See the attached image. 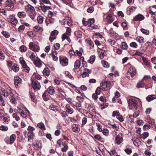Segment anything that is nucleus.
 Returning a JSON list of instances; mask_svg holds the SVG:
<instances>
[{
  "instance_id": "4",
  "label": "nucleus",
  "mask_w": 156,
  "mask_h": 156,
  "mask_svg": "<svg viewBox=\"0 0 156 156\" xmlns=\"http://www.w3.org/2000/svg\"><path fill=\"white\" fill-rule=\"evenodd\" d=\"M29 47L30 50L35 52H38L40 50L39 46L33 42L29 43Z\"/></svg>"
},
{
  "instance_id": "25",
  "label": "nucleus",
  "mask_w": 156,
  "mask_h": 156,
  "mask_svg": "<svg viewBox=\"0 0 156 156\" xmlns=\"http://www.w3.org/2000/svg\"><path fill=\"white\" fill-rule=\"evenodd\" d=\"M48 93L50 95H53L55 92V90L53 87H49L47 89Z\"/></svg>"
},
{
  "instance_id": "5",
  "label": "nucleus",
  "mask_w": 156,
  "mask_h": 156,
  "mask_svg": "<svg viewBox=\"0 0 156 156\" xmlns=\"http://www.w3.org/2000/svg\"><path fill=\"white\" fill-rule=\"evenodd\" d=\"M20 63L22 65V67L23 68V70L26 72L28 73L30 69L27 66L25 61L22 57H20Z\"/></svg>"
},
{
  "instance_id": "18",
  "label": "nucleus",
  "mask_w": 156,
  "mask_h": 156,
  "mask_svg": "<svg viewBox=\"0 0 156 156\" xmlns=\"http://www.w3.org/2000/svg\"><path fill=\"white\" fill-rule=\"evenodd\" d=\"M132 140L134 144L136 146H138L140 144L141 141L138 138H134Z\"/></svg>"
},
{
  "instance_id": "12",
  "label": "nucleus",
  "mask_w": 156,
  "mask_h": 156,
  "mask_svg": "<svg viewBox=\"0 0 156 156\" xmlns=\"http://www.w3.org/2000/svg\"><path fill=\"white\" fill-rule=\"evenodd\" d=\"M123 140L122 134L121 133H120L116 137L115 143L119 145L122 143Z\"/></svg>"
},
{
  "instance_id": "14",
  "label": "nucleus",
  "mask_w": 156,
  "mask_h": 156,
  "mask_svg": "<svg viewBox=\"0 0 156 156\" xmlns=\"http://www.w3.org/2000/svg\"><path fill=\"white\" fill-rule=\"evenodd\" d=\"M63 22L62 23V25H64L65 24V23L66 22L67 25L69 26H71L72 25V20L68 16H66L65 18L64 19Z\"/></svg>"
},
{
  "instance_id": "30",
  "label": "nucleus",
  "mask_w": 156,
  "mask_h": 156,
  "mask_svg": "<svg viewBox=\"0 0 156 156\" xmlns=\"http://www.w3.org/2000/svg\"><path fill=\"white\" fill-rule=\"evenodd\" d=\"M106 20L108 23H111L114 20V19L112 16L110 15L109 14L106 17Z\"/></svg>"
},
{
  "instance_id": "51",
  "label": "nucleus",
  "mask_w": 156,
  "mask_h": 156,
  "mask_svg": "<svg viewBox=\"0 0 156 156\" xmlns=\"http://www.w3.org/2000/svg\"><path fill=\"white\" fill-rule=\"evenodd\" d=\"M55 21V19L52 17H48L47 20V22H49L51 23H54Z\"/></svg>"
},
{
  "instance_id": "37",
  "label": "nucleus",
  "mask_w": 156,
  "mask_h": 156,
  "mask_svg": "<svg viewBox=\"0 0 156 156\" xmlns=\"http://www.w3.org/2000/svg\"><path fill=\"white\" fill-rule=\"evenodd\" d=\"M95 56L94 55L91 56L90 59L88 60V62L91 64H93L95 60Z\"/></svg>"
},
{
  "instance_id": "20",
  "label": "nucleus",
  "mask_w": 156,
  "mask_h": 156,
  "mask_svg": "<svg viewBox=\"0 0 156 156\" xmlns=\"http://www.w3.org/2000/svg\"><path fill=\"white\" fill-rule=\"evenodd\" d=\"M66 112L69 114H72L73 112V109L70 107L69 105H67L66 106Z\"/></svg>"
},
{
  "instance_id": "57",
  "label": "nucleus",
  "mask_w": 156,
  "mask_h": 156,
  "mask_svg": "<svg viewBox=\"0 0 156 156\" xmlns=\"http://www.w3.org/2000/svg\"><path fill=\"white\" fill-rule=\"evenodd\" d=\"M109 153L111 156H116V155H117L116 151L114 150H111L110 152H109Z\"/></svg>"
},
{
  "instance_id": "1",
  "label": "nucleus",
  "mask_w": 156,
  "mask_h": 156,
  "mask_svg": "<svg viewBox=\"0 0 156 156\" xmlns=\"http://www.w3.org/2000/svg\"><path fill=\"white\" fill-rule=\"evenodd\" d=\"M25 9L26 12L28 13V15L32 20L35 18L36 13L33 6L29 4L25 6Z\"/></svg>"
},
{
  "instance_id": "63",
  "label": "nucleus",
  "mask_w": 156,
  "mask_h": 156,
  "mask_svg": "<svg viewBox=\"0 0 156 156\" xmlns=\"http://www.w3.org/2000/svg\"><path fill=\"white\" fill-rule=\"evenodd\" d=\"M149 133L147 132H144L143 134V136L142 137L143 139H145L148 136Z\"/></svg>"
},
{
  "instance_id": "34",
  "label": "nucleus",
  "mask_w": 156,
  "mask_h": 156,
  "mask_svg": "<svg viewBox=\"0 0 156 156\" xmlns=\"http://www.w3.org/2000/svg\"><path fill=\"white\" fill-rule=\"evenodd\" d=\"M5 102L4 101L3 96L0 93V105L5 106Z\"/></svg>"
},
{
  "instance_id": "9",
  "label": "nucleus",
  "mask_w": 156,
  "mask_h": 156,
  "mask_svg": "<svg viewBox=\"0 0 156 156\" xmlns=\"http://www.w3.org/2000/svg\"><path fill=\"white\" fill-rule=\"evenodd\" d=\"M7 20L9 22L14 26H16L18 23L17 20L14 17V15L10 16Z\"/></svg>"
},
{
  "instance_id": "49",
  "label": "nucleus",
  "mask_w": 156,
  "mask_h": 156,
  "mask_svg": "<svg viewBox=\"0 0 156 156\" xmlns=\"http://www.w3.org/2000/svg\"><path fill=\"white\" fill-rule=\"evenodd\" d=\"M116 118L121 122H123L124 121V119L123 117L121 115H117Z\"/></svg>"
},
{
  "instance_id": "35",
  "label": "nucleus",
  "mask_w": 156,
  "mask_h": 156,
  "mask_svg": "<svg viewBox=\"0 0 156 156\" xmlns=\"http://www.w3.org/2000/svg\"><path fill=\"white\" fill-rule=\"evenodd\" d=\"M121 48L123 49L126 50L128 48V46L126 42H123L121 43Z\"/></svg>"
},
{
  "instance_id": "17",
  "label": "nucleus",
  "mask_w": 156,
  "mask_h": 156,
  "mask_svg": "<svg viewBox=\"0 0 156 156\" xmlns=\"http://www.w3.org/2000/svg\"><path fill=\"white\" fill-rule=\"evenodd\" d=\"M21 80L20 78L18 76H16L14 78V84L16 87L18 86V85L21 83Z\"/></svg>"
},
{
  "instance_id": "48",
  "label": "nucleus",
  "mask_w": 156,
  "mask_h": 156,
  "mask_svg": "<svg viewBox=\"0 0 156 156\" xmlns=\"http://www.w3.org/2000/svg\"><path fill=\"white\" fill-rule=\"evenodd\" d=\"M37 20L39 23H41L43 21V17L41 16H38L37 18Z\"/></svg>"
},
{
  "instance_id": "10",
  "label": "nucleus",
  "mask_w": 156,
  "mask_h": 156,
  "mask_svg": "<svg viewBox=\"0 0 156 156\" xmlns=\"http://www.w3.org/2000/svg\"><path fill=\"white\" fill-rule=\"evenodd\" d=\"M32 85L34 90H39L41 87L40 83L37 81L33 80L32 82Z\"/></svg>"
},
{
  "instance_id": "46",
  "label": "nucleus",
  "mask_w": 156,
  "mask_h": 156,
  "mask_svg": "<svg viewBox=\"0 0 156 156\" xmlns=\"http://www.w3.org/2000/svg\"><path fill=\"white\" fill-rule=\"evenodd\" d=\"M10 101L12 104H16V99L13 96H11L9 98Z\"/></svg>"
},
{
  "instance_id": "56",
  "label": "nucleus",
  "mask_w": 156,
  "mask_h": 156,
  "mask_svg": "<svg viewBox=\"0 0 156 156\" xmlns=\"http://www.w3.org/2000/svg\"><path fill=\"white\" fill-rule=\"evenodd\" d=\"M87 121V119L86 117H85L83 118L82 120V124L81 125L82 126H83L86 124Z\"/></svg>"
},
{
  "instance_id": "31",
  "label": "nucleus",
  "mask_w": 156,
  "mask_h": 156,
  "mask_svg": "<svg viewBox=\"0 0 156 156\" xmlns=\"http://www.w3.org/2000/svg\"><path fill=\"white\" fill-rule=\"evenodd\" d=\"M144 19V17L143 16L140 14H138L135 17L134 20L135 21H140L143 20Z\"/></svg>"
},
{
  "instance_id": "3",
  "label": "nucleus",
  "mask_w": 156,
  "mask_h": 156,
  "mask_svg": "<svg viewBox=\"0 0 156 156\" xmlns=\"http://www.w3.org/2000/svg\"><path fill=\"white\" fill-rule=\"evenodd\" d=\"M14 0H7L5 3V8L8 9H13L15 4Z\"/></svg>"
},
{
  "instance_id": "64",
  "label": "nucleus",
  "mask_w": 156,
  "mask_h": 156,
  "mask_svg": "<svg viewBox=\"0 0 156 156\" xmlns=\"http://www.w3.org/2000/svg\"><path fill=\"white\" fill-rule=\"evenodd\" d=\"M94 11V8L92 7H90L87 10V11L90 13Z\"/></svg>"
},
{
  "instance_id": "45",
  "label": "nucleus",
  "mask_w": 156,
  "mask_h": 156,
  "mask_svg": "<svg viewBox=\"0 0 156 156\" xmlns=\"http://www.w3.org/2000/svg\"><path fill=\"white\" fill-rule=\"evenodd\" d=\"M25 27L23 25H20L18 28V31L20 33L22 32L24 30Z\"/></svg>"
},
{
  "instance_id": "11",
  "label": "nucleus",
  "mask_w": 156,
  "mask_h": 156,
  "mask_svg": "<svg viewBox=\"0 0 156 156\" xmlns=\"http://www.w3.org/2000/svg\"><path fill=\"white\" fill-rule=\"evenodd\" d=\"M26 56L30 58V59L33 61H34L35 60L36 57V54L31 51H29L26 54Z\"/></svg>"
},
{
  "instance_id": "40",
  "label": "nucleus",
  "mask_w": 156,
  "mask_h": 156,
  "mask_svg": "<svg viewBox=\"0 0 156 156\" xmlns=\"http://www.w3.org/2000/svg\"><path fill=\"white\" fill-rule=\"evenodd\" d=\"M39 1L40 2V5H44V4H48L50 3L49 0H40Z\"/></svg>"
},
{
  "instance_id": "23",
  "label": "nucleus",
  "mask_w": 156,
  "mask_h": 156,
  "mask_svg": "<svg viewBox=\"0 0 156 156\" xmlns=\"http://www.w3.org/2000/svg\"><path fill=\"white\" fill-rule=\"evenodd\" d=\"M94 22V18L92 19H89L88 21V26L89 27H90L92 28L93 29H95V26H92V24H93Z\"/></svg>"
},
{
  "instance_id": "2",
  "label": "nucleus",
  "mask_w": 156,
  "mask_h": 156,
  "mask_svg": "<svg viewBox=\"0 0 156 156\" xmlns=\"http://www.w3.org/2000/svg\"><path fill=\"white\" fill-rule=\"evenodd\" d=\"M129 108L131 109H136L137 108V102L135 99H130L128 101Z\"/></svg>"
},
{
  "instance_id": "28",
  "label": "nucleus",
  "mask_w": 156,
  "mask_h": 156,
  "mask_svg": "<svg viewBox=\"0 0 156 156\" xmlns=\"http://www.w3.org/2000/svg\"><path fill=\"white\" fill-rule=\"evenodd\" d=\"M37 126L42 130H44L46 129L45 126L44 124L42 122L38 123L37 125Z\"/></svg>"
},
{
  "instance_id": "15",
  "label": "nucleus",
  "mask_w": 156,
  "mask_h": 156,
  "mask_svg": "<svg viewBox=\"0 0 156 156\" xmlns=\"http://www.w3.org/2000/svg\"><path fill=\"white\" fill-rule=\"evenodd\" d=\"M33 63L36 67L39 68L42 65L43 63L39 58H37L33 62Z\"/></svg>"
},
{
  "instance_id": "43",
  "label": "nucleus",
  "mask_w": 156,
  "mask_h": 156,
  "mask_svg": "<svg viewBox=\"0 0 156 156\" xmlns=\"http://www.w3.org/2000/svg\"><path fill=\"white\" fill-rule=\"evenodd\" d=\"M86 42L90 46H91L92 47L94 46V44L91 41V39L90 38L87 39L86 40Z\"/></svg>"
},
{
  "instance_id": "26",
  "label": "nucleus",
  "mask_w": 156,
  "mask_h": 156,
  "mask_svg": "<svg viewBox=\"0 0 156 156\" xmlns=\"http://www.w3.org/2000/svg\"><path fill=\"white\" fill-rule=\"evenodd\" d=\"M155 98H156V95L155 94L148 95L146 98V99L148 101H150Z\"/></svg>"
},
{
  "instance_id": "33",
  "label": "nucleus",
  "mask_w": 156,
  "mask_h": 156,
  "mask_svg": "<svg viewBox=\"0 0 156 156\" xmlns=\"http://www.w3.org/2000/svg\"><path fill=\"white\" fill-rule=\"evenodd\" d=\"M33 144L34 147L39 148H41L42 147L41 143L38 141H35L33 143Z\"/></svg>"
},
{
  "instance_id": "62",
  "label": "nucleus",
  "mask_w": 156,
  "mask_h": 156,
  "mask_svg": "<svg viewBox=\"0 0 156 156\" xmlns=\"http://www.w3.org/2000/svg\"><path fill=\"white\" fill-rule=\"evenodd\" d=\"M124 151L127 154H130L132 152L131 149L129 148H127L124 150Z\"/></svg>"
},
{
  "instance_id": "36",
  "label": "nucleus",
  "mask_w": 156,
  "mask_h": 156,
  "mask_svg": "<svg viewBox=\"0 0 156 156\" xmlns=\"http://www.w3.org/2000/svg\"><path fill=\"white\" fill-rule=\"evenodd\" d=\"M43 98L45 101H47L48 100V95L47 91H45L43 94Z\"/></svg>"
},
{
  "instance_id": "44",
  "label": "nucleus",
  "mask_w": 156,
  "mask_h": 156,
  "mask_svg": "<svg viewBox=\"0 0 156 156\" xmlns=\"http://www.w3.org/2000/svg\"><path fill=\"white\" fill-rule=\"evenodd\" d=\"M12 69L14 71L17 72L19 70V68L18 66L15 64L12 66Z\"/></svg>"
},
{
  "instance_id": "60",
  "label": "nucleus",
  "mask_w": 156,
  "mask_h": 156,
  "mask_svg": "<svg viewBox=\"0 0 156 156\" xmlns=\"http://www.w3.org/2000/svg\"><path fill=\"white\" fill-rule=\"evenodd\" d=\"M109 131L107 129H104L103 130V134L105 136H107L108 134Z\"/></svg>"
},
{
  "instance_id": "54",
  "label": "nucleus",
  "mask_w": 156,
  "mask_h": 156,
  "mask_svg": "<svg viewBox=\"0 0 156 156\" xmlns=\"http://www.w3.org/2000/svg\"><path fill=\"white\" fill-rule=\"evenodd\" d=\"M34 31L37 32L40 30L41 28V27L38 26H36L33 27Z\"/></svg>"
},
{
  "instance_id": "42",
  "label": "nucleus",
  "mask_w": 156,
  "mask_h": 156,
  "mask_svg": "<svg viewBox=\"0 0 156 156\" xmlns=\"http://www.w3.org/2000/svg\"><path fill=\"white\" fill-rule=\"evenodd\" d=\"M20 50L21 52H25L27 50V48L24 45H22L20 47Z\"/></svg>"
},
{
  "instance_id": "38",
  "label": "nucleus",
  "mask_w": 156,
  "mask_h": 156,
  "mask_svg": "<svg viewBox=\"0 0 156 156\" xmlns=\"http://www.w3.org/2000/svg\"><path fill=\"white\" fill-rule=\"evenodd\" d=\"M80 66V62L79 60H76L74 64V67L76 69H78Z\"/></svg>"
},
{
  "instance_id": "32",
  "label": "nucleus",
  "mask_w": 156,
  "mask_h": 156,
  "mask_svg": "<svg viewBox=\"0 0 156 156\" xmlns=\"http://www.w3.org/2000/svg\"><path fill=\"white\" fill-rule=\"evenodd\" d=\"M57 90L60 94L63 97H64L65 95L64 90L61 88L57 87H56Z\"/></svg>"
},
{
  "instance_id": "27",
  "label": "nucleus",
  "mask_w": 156,
  "mask_h": 156,
  "mask_svg": "<svg viewBox=\"0 0 156 156\" xmlns=\"http://www.w3.org/2000/svg\"><path fill=\"white\" fill-rule=\"evenodd\" d=\"M43 74L44 76H48L50 73V71L48 68H44L43 71Z\"/></svg>"
},
{
  "instance_id": "50",
  "label": "nucleus",
  "mask_w": 156,
  "mask_h": 156,
  "mask_svg": "<svg viewBox=\"0 0 156 156\" xmlns=\"http://www.w3.org/2000/svg\"><path fill=\"white\" fill-rule=\"evenodd\" d=\"M20 22L22 24L25 25L26 27H29L30 25L28 23L25 22L24 20H20Z\"/></svg>"
},
{
  "instance_id": "39",
  "label": "nucleus",
  "mask_w": 156,
  "mask_h": 156,
  "mask_svg": "<svg viewBox=\"0 0 156 156\" xmlns=\"http://www.w3.org/2000/svg\"><path fill=\"white\" fill-rule=\"evenodd\" d=\"M136 41L138 42L139 43L144 42V39L142 37H138L136 38Z\"/></svg>"
},
{
  "instance_id": "47",
  "label": "nucleus",
  "mask_w": 156,
  "mask_h": 156,
  "mask_svg": "<svg viewBox=\"0 0 156 156\" xmlns=\"http://www.w3.org/2000/svg\"><path fill=\"white\" fill-rule=\"evenodd\" d=\"M0 129L4 131H6L8 129V127L5 126H2L0 127Z\"/></svg>"
},
{
  "instance_id": "16",
  "label": "nucleus",
  "mask_w": 156,
  "mask_h": 156,
  "mask_svg": "<svg viewBox=\"0 0 156 156\" xmlns=\"http://www.w3.org/2000/svg\"><path fill=\"white\" fill-rule=\"evenodd\" d=\"M51 8L48 6H45V5H41L38 7V9L42 11L43 12H45L47 9H49Z\"/></svg>"
},
{
  "instance_id": "58",
  "label": "nucleus",
  "mask_w": 156,
  "mask_h": 156,
  "mask_svg": "<svg viewBox=\"0 0 156 156\" xmlns=\"http://www.w3.org/2000/svg\"><path fill=\"white\" fill-rule=\"evenodd\" d=\"M65 74L66 75L70 78L71 79H73V78L70 73L68 71L65 72Z\"/></svg>"
},
{
  "instance_id": "55",
  "label": "nucleus",
  "mask_w": 156,
  "mask_h": 156,
  "mask_svg": "<svg viewBox=\"0 0 156 156\" xmlns=\"http://www.w3.org/2000/svg\"><path fill=\"white\" fill-rule=\"evenodd\" d=\"M69 35H68L66 33L63 34L62 35V41H63L65 39H66L67 38V37H69Z\"/></svg>"
},
{
  "instance_id": "24",
  "label": "nucleus",
  "mask_w": 156,
  "mask_h": 156,
  "mask_svg": "<svg viewBox=\"0 0 156 156\" xmlns=\"http://www.w3.org/2000/svg\"><path fill=\"white\" fill-rule=\"evenodd\" d=\"M17 15L18 17L20 18H24L27 16L25 12L23 11L19 12L17 14Z\"/></svg>"
},
{
  "instance_id": "22",
  "label": "nucleus",
  "mask_w": 156,
  "mask_h": 156,
  "mask_svg": "<svg viewBox=\"0 0 156 156\" xmlns=\"http://www.w3.org/2000/svg\"><path fill=\"white\" fill-rule=\"evenodd\" d=\"M41 78V76L36 73H34L32 75V76L31 78V80H40Z\"/></svg>"
},
{
  "instance_id": "53",
  "label": "nucleus",
  "mask_w": 156,
  "mask_h": 156,
  "mask_svg": "<svg viewBox=\"0 0 156 156\" xmlns=\"http://www.w3.org/2000/svg\"><path fill=\"white\" fill-rule=\"evenodd\" d=\"M94 36L95 38H101L102 37V36L99 33H94Z\"/></svg>"
},
{
  "instance_id": "21",
  "label": "nucleus",
  "mask_w": 156,
  "mask_h": 156,
  "mask_svg": "<svg viewBox=\"0 0 156 156\" xmlns=\"http://www.w3.org/2000/svg\"><path fill=\"white\" fill-rule=\"evenodd\" d=\"M72 129L73 131L76 133H79L80 131V128L76 124H74L72 125Z\"/></svg>"
},
{
  "instance_id": "19",
  "label": "nucleus",
  "mask_w": 156,
  "mask_h": 156,
  "mask_svg": "<svg viewBox=\"0 0 156 156\" xmlns=\"http://www.w3.org/2000/svg\"><path fill=\"white\" fill-rule=\"evenodd\" d=\"M74 34L77 39L81 38L82 37V32L80 30H78L75 31L74 32Z\"/></svg>"
},
{
  "instance_id": "13",
  "label": "nucleus",
  "mask_w": 156,
  "mask_h": 156,
  "mask_svg": "<svg viewBox=\"0 0 156 156\" xmlns=\"http://www.w3.org/2000/svg\"><path fill=\"white\" fill-rule=\"evenodd\" d=\"M136 73V70L133 67H130L127 73V75L128 76L130 75L131 77L134 76Z\"/></svg>"
},
{
  "instance_id": "41",
  "label": "nucleus",
  "mask_w": 156,
  "mask_h": 156,
  "mask_svg": "<svg viewBox=\"0 0 156 156\" xmlns=\"http://www.w3.org/2000/svg\"><path fill=\"white\" fill-rule=\"evenodd\" d=\"M2 34L6 38H8L10 37V34L7 31H3L2 32Z\"/></svg>"
},
{
  "instance_id": "52",
  "label": "nucleus",
  "mask_w": 156,
  "mask_h": 156,
  "mask_svg": "<svg viewBox=\"0 0 156 156\" xmlns=\"http://www.w3.org/2000/svg\"><path fill=\"white\" fill-rule=\"evenodd\" d=\"M2 119L4 122L5 124H8L9 121V118L6 117H3Z\"/></svg>"
},
{
  "instance_id": "29",
  "label": "nucleus",
  "mask_w": 156,
  "mask_h": 156,
  "mask_svg": "<svg viewBox=\"0 0 156 156\" xmlns=\"http://www.w3.org/2000/svg\"><path fill=\"white\" fill-rule=\"evenodd\" d=\"M34 136V134L33 132H29L27 133V136L28 138V141H30V140L33 139Z\"/></svg>"
},
{
  "instance_id": "8",
  "label": "nucleus",
  "mask_w": 156,
  "mask_h": 156,
  "mask_svg": "<svg viewBox=\"0 0 156 156\" xmlns=\"http://www.w3.org/2000/svg\"><path fill=\"white\" fill-rule=\"evenodd\" d=\"M59 60L60 64L63 66H66L68 64V59L65 56H61L59 57Z\"/></svg>"
},
{
  "instance_id": "6",
  "label": "nucleus",
  "mask_w": 156,
  "mask_h": 156,
  "mask_svg": "<svg viewBox=\"0 0 156 156\" xmlns=\"http://www.w3.org/2000/svg\"><path fill=\"white\" fill-rule=\"evenodd\" d=\"M112 86V83L111 81H107L106 82H104L102 83L101 87L102 90L104 91L109 90L110 87Z\"/></svg>"
},
{
  "instance_id": "61",
  "label": "nucleus",
  "mask_w": 156,
  "mask_h": 156,
  "mask_svg": "<svg viewBox=\"0 0 156 156\" xmlns=\"http://www.w3.org/2000/svg\"><path fill=\"white\" fill-rule=\"evenodd\" d=\"M140 30L143 33L145 34L146 35H148L149 34V32L148 30H146L144 29H140Z\"/></svg>"
},
{
  "instance_id": "59",
  "label": "nucleus",
  "mask_w": 156,
  "mask_h": 156,
  "mask_svg": "<svg viewBox=\"0 0 156 156\" xmlns=\"http://www.w3.org/2000/svg\"><path fill=\"white\" fill-rule=\"evenodd\" d=\"M12 116L14 118H15L16 121H19L20 119L19 116L17 115L16 113H14L12 115Z\"/></svg>"
},
{
  "instance_id": "7",
  "label": "nucleus",
  "mask_w": 156,
  "mask_h": 156,
  "mask_svg": "<svg viewBox=\"0 0 156 156\" xmlns=\"http://www.w3.org/2000/svg\"><path fill=\"white\" fill-rule=\"evenodd\" d=\"M16 138V135L14 134L10 136V139L8 137H6L5 139V142L8 144H12L15 140Z\"/></svg>"
}]
</instances>
